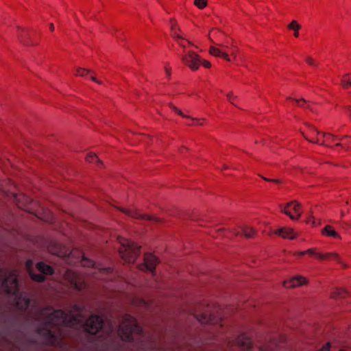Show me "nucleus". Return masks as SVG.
Masks as SVG:
<instances>
[{
  "instance_id": "f257e3e1",
  "label": "nucleus",
  "mask_w": 351,
  "mask_h": 351,
  "mask_svg": "<svg viewBox=\"0 0 351 351\" xmlns=\"http://www.w3.org/2000/svg\"><path fill=\"white\" fill-rule=\"evenodd\" d=\"M44 326L38 329V335L42 343L47 346L60 343L62 335L61 327L73 328L82 326L86 332L95 335L104 330V321L97 315H91L86 321L82 310L78 305L73 306V311L69 313L62 310H53L50 307L44 308L40 313Z\"/></svg>"
},
{
  "instance_id": "f03ea898",
  "label": "nucleus",
  "mask_w": 351,
  "mask_h": 351,
  "mask_svg": "<svg viewBox=\"0 0 351 351\" xmlns=\"http://www.w3.org/2000/svg\"><path fill=\"white\" fill-rule=\"evenodd\" d=\"M117 333L124 341L134 342L143 335L142 328L137 320L131 315L125 314L117 328Z\"/></svg>"
},
{
  "instance_id": "7ed1b4c3",
  "label": "nucleus",
  "mask_w": 351,
  "mask_h": 351,
  "mask_svg": "<svg viewBox=\"0 0 351 351\" xmlns=\"http://www.w3.org/2000/svg\"><path fill=\"white\" fill-rule=\"evenodd\" d=\"M118 241L121 244L119 252L121 258L128 263H134L140 253L141 247L131 240L123 237H119Z\"/></svg>"
},
{
  "instance_id": "20e7f679",
  "label": "nucleus",
  "mask_w": 351,
  "mask_h": 351,
  "mask_svg": "<svg viewBox=\"0 0 351 351\" xmlns=\"http://www.w3.org/2000/svg\"><path fill=\"white\" fill-rule=\"evenodd\" d=\"M0 282L5 291L9 294L16 295L19 292L18 277L14 271L0 269Z\"/></svg>"
},
{
  "instance_id": "39448f33",
  "label": "nucleus",
  "mask_w": 351,
  "mask_h": 351,
  "mask_svg": "<svg viewBox=\"0 0 351 351\" xmlns=\"http://www.w3.org/2000/svg\"><path fill=\"white\" fill-rule=\"evenodd\" d=\"M181 59L185 64L193 71L197 70L200 64H202L206 68H210L211 66L210 62L202 60L200 57L193 51L186 52L185 54L182 56Z\"/></svg>"
},
{
  "instance_id": "423d86ee",
  "label": "nucleus",
  "mask_w": 351,
  "mask_h": 351,
  "mask_svg": "<svg viewBox=\"0 0 351 351\" xmlns=\"http://www.w3.org/2000/svg\"><path fill=\"white\" fill-rule=\"evenodd\" d=\"M36 268L41 274H35L32 270H29L31 278L36 282H42L45 280L44 275H51L53 274V267L46 265L43 262L38 263L36 264Z\"/></svg>"
},
{
  "instance_id": "0eeeda50",
  "label": "nucleus",
  "mask_w": 351,
  "mask_h": 351,
  "mask_svg": "<svg viewBox=\"0 0 351 351\" xmlns=\"http://www.w3.org/2000/svg\"><path fill=\"white\" fill-rule=\"evenodd\" d=\"M226 341L228 347L231 348L235 345L247 351L251 349L250 339L245 334H241L236 339H231L226 337Z\"/></svg>"
},
{
  "instance_id": "6e6552de",
  "label": "nucleus",
  "mask_w": 351,
  "mask_h": 351,
  "mask_svg": "<svg viewBox=\"0 0 351 351\" xmlns=\"http://www.w3.org/2000/svg\"><path fill=\"white\" fill-rule=\"evenodd\" d=\"M300 207V204L296 201H293L287 203L284 208H281V211L288 215L291 219L297 220L301 216Z\"/></svg>"
},
{
  "instance_id": "1a4fd4ad",
  "label": "nucleus",
  "mask_w": 351,
  "mask_h": 351,
  "mask_svg": "<svg viewBox=\"0 0 351 351\" xmlns=\"http://www.w3.org/2000/svg\"><path fill=\"white\" fill-rule=\"evenodd\" d=\"M158 260L156 256L152 254H146L144 257V263L138 266L141 270H148L154 274L156 265Z\"/></svg>"
},
{
  "instance_id": "9d476101",
  "label": "nucleus",
  "mask_w": 351,
  "mask_h": 351,
  "mask_svg": "<svg viewBox=\"0 0 351 351\" xmlns=\"http://www.w3.org/2000/svg\"><path fill=\"white\" fill-rule=\"evenodd\" d=\"M120 210L123 213L126 214L127 215H128L131 217L135 218V219L152 221L156 223L160 221V219H158L156 217L150 216V215H145V214H141L136 210H130V209H126V208H121Z\"/></svg>"
},
{
  "instance_id": "9b49d317",
  "label": "nucleus",
  "mask_w": 351,
  "mask_h": 351,
  "mask_svg": "<svg viewBox=\"0 0 351 351\" xmlns=\"http://www.w3.org/2000/svg\"><path fill=\"white\" fill-rule=\"evenodd\" d=\"M307 283V279L302 276H296L290 280L283 282L284 287L287 288H293L304 285Z\"/></svg>"
},
{
  "instance_id": "f8f14e48",
  "label": "nucleus",
  "mask_w": 351,
  "mask_h": 351,
  "mask_svg": "<svg viewBox=\"0 0 351 351\" xmlns=\"http://www.w3.org/2000/svg\"><path fill=\"white\" fill-rule=\"evenodd\" d=\"M274 234L282 237L284 239H293L297 234L291 228H281L274 231Z\"/></svg>"
},
{
  "instance_id": "ddd939ff",
  "label": "nucleus",
  "mask_w": 351,
  "mask_h": 351,
  "mask_svg": "<svg viewBox=\"0 0 351 351\" xmlns=\"http://www.w3.org/2000/svg\"><path fill=\"white\" fill-rule=\"evenodd\" d=\"M69 278L71 285L76 290L82 291L86 287V282L82 280L76 274L73 273Z\"/></svg>"
},
{
  "instance_id": "4468645a",
  "label": "nucleus",
  "mask_w": 351,
  "mask_h": 351,
  "mask_svg": "<svg viewBox=\"0 0 351 351\" xmlns=\"http://www.w3.org/2000/svg\"><path fill=\"white\" fill-rule=\"evenodd\" d=\"M315 256L320 260L333 259V260L336 261L337 263L341 264L344 268L347 267V265L341 261V259L339 255L337 253H327L325 254H322L319 253V254H315Z\"/></svg>"
},
{
  "instance_id": "2eb2a0df",
  "label": "nucleus",
  "mask_w": 351,
  "mask_h": 351,
  "mask_svg": "<svg viewBox=\"0 0 351 351\" xmlns=\"http://www.w3.org/2000/svg\"><path fill=\"white\" fill-rule=\"evenodd\" d=\"M210 53L211 55L217 57H221L228 61H230L228 55L226 52L222 51L219 48L211 47L210 48Z\"/></svg>"
},
{
  "instance_id": "dca6fc26",
  "label": "nucleus",
  "mask_w": 351,
  "mask_h": 351,
  "mask_svg": "<svg viewBox=\"0 0 351 351\" xmlns=\"http://www.w3.org/2000/svg\"><path fill=\"white\" fill-rule=\"evenodd\" d=\"M16 304L23 311H26L30 304V300L27 296L23 297L21 295Z\"/></svg>"
},
{
  "instance_id": "f3484780",
  "label": "nucleus",
  "mask_w": 351,
  "mask_h": 351,
  "mask_svg": "<svg viewBox=\"0 0 351 351\" xmlns=\"http://www.w3.org/2000/svg\"><path fill=\"white\" fill-rule=\"evenodd\" d=\"M322 232L323 234L328 236V237H334V238H339V239L341 238L339 234L335 230H333L332 228V227L329 225L326 226Z\"/></svg>"
},
{
  "instance_id": "a211bd4d",
  "label": "nucleus",
  "mask_w": 351,
  "mask_h": 351,
  "mask_svg": "<svg viewBox=\"0 0 351 351\" xmlns=\"http://www.w3.org/2000/svg\"><path fill=\"white\" fill-rule=\"evenodd\" d=\"M288 28L290 29L294 30V36L298 37L299 36V29L301 28V26L296 21H292L288 25Z\"/></svg>"
},
{
  "instance_id": "6ab92c4d",
  "label": "nucleus",
  "mask_w": 351,
  "mask_h": 351,
  "mask_svg": "<svg viewBox=\"0 0 351 351\" xmlns=\"http://www.w3.org/2000/svg\"><path fill=\"white\" fill-rule=\"evenodd\" d=\"M322 134L323 135L324 138H325V141L320 143V145H326V146L329 147V145L325 144V142H327L328 143H330L335 141V138H336V136L329 134V133H322Z\"/></svg>"
},
{
  "instance_id": "aec40b11",
  "label": "nucleus",
  "mask_w": 351,
  "mask_h": 351,
  "mask_svg": "<svg viewBox=\"0 0 351 351\" xmlns=\"http://www.w3.org/2000/svg\"><path fill=\"white\" fill-rule=\"evenodd\" d=\"M341 85L344 88L351 86V74L348 73L343 76L341 79Z\"/></svg>"
},
{
  "instance_id": "412c9836",
  "label": "nucleus",
  "mask_w": 351,
  "mask_h": 351,
  "mask_svg": "<svg viewBox=\"0 0 351 351\" xmlns=\"http://www.w3.org/2000/svg\"><path fill=\"white\" fill-rule=\"evenodd\" d=\"M93 73L92 71L87 70V69H83L81 67L77 68L75 71V75L82 76V77L86 76L88 73Z\"/></svg>"
},
{
  "instance_id": "4be33fe9",
  "label": "nucleus",
  "mask_w": 351,
  "mask_h": 351,
  "mask_svg": "<svg viewBox=\"0 0 351 351\" xmlns=\"http://www.w3.org/2000/svg\"><path fill=\"white\" fill-rule=\"evenodd\" d=\"M243 234L246 237H252L254 234V230L250 227L245 226L242 228Z\"/></svg>"
},
{
  "instance_id": "5701e85b",
  "label": "nucleus",
  "mask_w": 351,
  "mask_h": 351,
  "mask_svg": "<svg viewBox=\"0 0 351 351\" xmlns=\"http://www.w3.org/2000/svg\"><path fill=\"white\" fill-rule=\"evenodd\" d=\"M86 160L89 162H98L101 163V161L98 158V157L93 153H90L87 155Z\"/></svg>"
},
{
  "instance_id": "b1692460",
  "label": "nucleus",
  "mask_w": 351,
  "mask_h": 351,
  "mask_svg": "<svg viewBox=\"0 0 351 351\" xmlns=\"http://www.w3.org/2000/svg\"><path fill=\"white\" fill-rule=\"evenodd\" d=\"M198 320L202 324H209L212 322V317L211 316H208L206 314L202 315L199 318Z\"/></svg>"
},
{
  "instance_id": "393cba45",
  "label": "nucleus",
  "mask_w": 351,
  "mask_h": 351,
  "mask_svg": "<svg viewBox=\"0 0 351 351\" xmlns=\"http://www.w3.org/2000/svg\"><path fill=\"white\" fill-rule=\"evenodd\" d=\"M346 293V292L344 289H336L335 291H334L332 293L331 297L333 298H337L339 297H342Z\"/></svg>"
},
{
  "instance_id": "a878e982",
  "label": "nucleus",
  "mask_w": 351,
  "mask_h": 351,
  "mask_svg": "<svg viewBox=\"0 0 351 351\" xmlns=\"http://www.w3.org/2000/svg\"><path fill=\"white\" fill-rule=\"evenodd\" d=\"M194 4L199 9H203L207 5V0H195Z\"/></svg>"
},
{
  "instance_id": "bb28decb",
  "label": "nucleus",
  "mask_w": 351,
  "mask_h": 351,
  "mask_svg": "<svg viewBox=\"0 0 351 351\" xmlns=\"http://www.w3.org/2000/svg\"><path fill=\"white\" fill-rule=\"evenodd\" d=\"M99 273L101 276V278L104 279L106 278V277H104V276L108 275L112 273V269L110 267L102 268L100 269Z\"/></svg>"
},
{
  "instance_id": "cd10ccee",
  "label": "nucleus",
  "mask_w": 351,
  "mask_h": 351,
  "mask_svg": "<svg viewBox=\"0 0 351 351\" xmlns=\"http://www.w3.org/2000/svg\"><path fill=\"white\" fill-rule=\"evenodd\" d=\"M171 109L176 112L178 114L182 116V117H184V118H190L189 116H187L186 114H184L180 109H178L177 107L173 106L172 104H171Z\"/></svg>"
},
{
  "instance_id": "c85d7f7f",
  "label": "nucleus",
  "mask_w": 351,
  "mask_h": 351,
  "mask_svg": "<svg viewBox=\"0 0 351 351\" xmlns=\"http://www.w3.org/2000/svg\"><path fill=\"white\" fill-rule=\"evenodd\" d=\"M82 264L86 267H93L95 265L94 262L92 260L83 258Z\"/></svg>"
},
{
  "instance_id": "c756f323",
  "label": "nucleus",
  "mask_w": 351,
  "mask_h": 351,
  "mask_svg": "<svg viewBox=\"0 0 351 351\" xmlns=\"http://www.w3.org/2000/svg\"><path fill=\"white\" fill-rule=\"evenodd\" d=\"M261 178L267 181V182H274V183H276V184H280L282 183V181L279 179H270V178H266V177H264V176H261Z\"/></svg>"
},
{
  "instance_id": "7c9ffc66",
  "label": "nucleus",
  "mask_w": 351,
  "mask_h": 351,
  "mask_svg": "<svg viewBox=\"0 0 351 351\" xmlns=\"http://www.w3.org/2000/svg\"><path fill=\"white\" fill-rule=\"evenodd\" d=\"M26 35H21L19 36V39L21 42H22L24 45H31V43L25 40Z\"/></svg>"
},
{
  "instance_id": "2f4dec72",
  "label": "nucleus",
  "mask_w": 351,
  "mask_h": 351,
  "mask_svg": "<svg viewBox=\"0 0 351 351\" xmlns=\"http://www.w3.org/2000/svg\"><path fill=\"white\" fill-rule=\"evenodd\" d=\"M306 61L308 64L312 65L313 66H317V64L315 63V60L312 58H311V57L306 58Z\"/></svg>"
},
{
  "instance_id": "473e14b6",
  "label": "nucleus",
  "mask_w": 351,
  "mask_h": 351,
  "mask_svg": "<svg viewBox=\"0 0 351 351\" xmlns=\"http://www.w3.org/2000/svg\"><path fill=\"white\" fill-rule=\"evenodd\" d=\"M227 97L228 99V100L230 101V102H231V104H232L233 105L235 106V104L233 103V101H232V99L233 98H235L236 97H234L233 95H232V93H230L227 95Z\"/></svg>"
},
{
  "instance_id": "72a5a7b5",
  "label": "nucleus",
  "mask_w": 351,
  "mask_h": 351,
  "mask_svg": "<svg viewBox=\"0 0 351 351\" xmlns=\"http://www.w3.org/2000/svg\"><path fill=\"white\" fill-rule=\"evenodd\" d=\"M306 254L315 256V254H317V253L315 252L313 249H308V250H306Z\"/></svg>"
},
{
  "instance_id": "f704fd0d",
  "label": "nucleus",
  "mask_w": 351,
  "mask_h": 351,
  "mask_svg": "<svg viewBox=\"0 0 351 351\" xmlns=\"http://www.w3.org/2000/svg\"><path fill=\"white\" fill-rule=\"evenodd\" d=\"M304 137H305V138H306L308 141H309V142H311V143L319 144V140H318V139H316V140H314V139H309L308 137H306V136H304Z\"/></svg>"
},
{
  "instance_id": "c9c22d12",
  "label": "nucleus",
  "mask_w": 351,
  "mask_h": 351,
  "mask_svg": "<svg viewBox=\"0 0 351 351\" xmlns=\"http://www.w3.org/2000/svg\"><path fill=\"white\" fill-rule=\"evenodd\" d=\"M171 32H173V31H176V23L171 21Z\"/></svg>"
},
{
  "instance_id": "e433bc0d",
  "label": "nucleus",
  "mask_w": 351,
  "mask_h": 351,
  "mask_svg": "<svg viewBox=\"0 0 351 351\" xmlns=\"http://www.w3.org/2000/svg\"><path fill=\"white\" fill-rule=\"evenodd\" d=\"M308 126L309 127V128L311 130V131H312L313 133H315V134H320V132H319L318 130H317L315 128H314L313 126H311V125H308Z\"/></svg>"
},
{
  "instance_id": "4c0bfd02",
  "label": "nucleus",
  "mask_w": 351,
  "mask_h": 351,
  "mask_svg": "<svg viewBox=\"0 0 351 351\" xmlns=\"http://www.w3.org/2000/svg\"><path fill=\"white\" fill-rule=\"evenodd\" d=\"M189 119H191V117ZM191 119L193 120V121L195 122L196 125H203V123L202 122H200V121L197 119L191 118Z\"/></svg>"
},
{
  "instance_id": "58836bf2",
  "label": "nucleus",
  "mask_w": 351,
  "mask_h": 351,
  "mask_svg": "<svg viewBox=\"0 0 351 351\" xmlns=\"http://www.w3.org/2000/svg\"><path fill=\"white\" fill-rule=\"evenodd\" d=\"M301 101H303L304 103L306 102V101L304 99H303V98H302L301 99H295V101H296V102H297V103H298L300 106H302V107H304V105H303V104H300Z\"/></svg>"
},
{
  "instance_id": "ea45409f",
  "label": "nucleus",
  "mask_w": 351,
  "mask_h": 351,
  "mask_svg": "<svg viewBox=\"0 0 351 351\" xmlns=\"http://www.w3.org/2000/svg\"><path fill=\"white\" fill-rule=\"evenodd\" d=\"M114 332V327L110 324L109 326V328L108 329L107 333L108 335Z\"/></svg>"
},
{
  "instance_id": "a19ab883",
  "label": "nucleus",
  "mask_w": 351,
  "mask_h": 351,
  "mask_svg": "<svg viewBox=\"0 0 351 351\" xmlns=\"http://www.w3.org/2000/svg\"><path fill=\"white\" fill-rule=\"evenodd\" d=\"M172 34H173V36L175 38H180V39H182V37H181L180 36H179V35L178 34V33L176 32V31L172 32Z\"/></svg>"
},
{
  "instance_id": "79ce46f5",
  "label": "nucleus",
  "mask_w": 351,
  "mask_h": 351,
  "mask_svg": "<svg viewBox=\"0 0 351 351\" xmlns=\"http://www.w3.org/2000/svg\"><path fill=\"white\" fill-rule=\"evenodd\" d=\"M90 79H91V80H93V82H96L97 84H101V82L98 80H97L96 77H94V76H90Z\"/></svg>"
},
{
  "instance_id": "37998d69",
  "label": "nucleus",
  "mask_w": 351,
  "mask_h": 351,
  "mask_svg": "<svg viewBox=\"0 0 351 351\" xmlns=\"http://www.w3.org/2000/svg\"><path fill=\"white\" fill-rule=\"evenodd\" d=\"M305 254H306V251H300V252H298L295 254V256H303Z\"/></svg>"
},
{
  "instance_id": "c03bdc74",
  "label": "nucleus",
  "mask_w": 351,
  "mask_h": 351,
  "mask_svg": "<svg viewBox=\"0 0 351 351\" xmlns=\"http://www.w3.org/2000/svg\"><path fill=\"white\" fill-rule=\"evenodd\" d=\"M348 137V136H344L342 137L336 136V138H335V141H341L343 138Z\"/></svg>"
},
{
  "instance_id": "a18cd8bd",
  "label": "nucleus",
  "mask_w": 351,
  "mask_h": 351,
  "mask_svg": "<svg viewBox=\"0 0 351 351\" xmlns=\"http://www.w3.org/2000/svg\"><path fill=\"white\" fill-rule=\"evenodd\" d=\"M346 112H347L348 114H350V116H351V107H350V106H349V107H348V108H346Z\"/></svg>"
},
{
  "instance_id": "49530a36",
  "label": "nucleus",
  "mask_w": 351,
  "mask_h": 351,
  "mask_svg": "<svg viewBox=\"0 0 351 351\" xmlns=\"http://www.w3.org/2000/svg\"><path fill=\"white\" fill-rule=\"evenodd\" d=\"M49 27H50V29H51V31H53V30H54V29H55L54 25H53V23H51V24H50Z\"/></svg>"
},
{
  "instance_id": "de8ad7c7",
  "label": "nucleus",
  "mask_w": 351,
  "mask_h": 351,
  "mask_svg": "<svg viewBox=\"0 0 351 351\" xmlns=\"http://www.w3.org/2000/svg\"><path fill=\"white\" fill-rule=\"evenodd\" d=\"M32 261H29L27 263V267H30L32 265Z\"/></svg>"
},
{
  "instance_id": "09e8293b",
  "label": "nucleus",
  "mask_w": 351,
  "mask_h": 351,
  "mask_svg": "<svg viewBox=\"0 0 351 351\" xmlns=\"http://www.w3.org/2000/svg\"><path fill=\"white\" fill-rule=\"evenodd\" d=\"M166 73L167 75H170V71L168 69H166Z\"/></svg>"
},
{
  "instance_id": "8fccbe9b",
  "label": "nucleus",
  "mask_w": 351,
  "mask_h": 351,
  "mask_svg": "<svg viewBox=\"0 0 351 351\" xmlns=\"http://www.w3.org/2000/svg\"><path fill=\"white\" fill-rule=\"evenodd\" d=\"M335 146H337V147H342V145H341V143H337V144L335 145Z\"/></svg>"
},
{
  "instance_id": "3c124183",
  "label": "nucleus",
  "mask_w": 351,
  "mask_h": 351,
  "mask_svg": "<svg viewBox=\"0 0 351 351\" xmlns=\"http://www.w3.org/2000/svg\"><path fill=\"white\" fill-rule=\"evenodd\" d=\"M345 216V213L343 211L341 212V217H343Z\"/></svg>"
},
{
  "instance_id": "603ef678",
  "label": "nucleus",
  "mask_w": 351,
  "mask_h": 351,
  "mask_svg": "<svg viewBox=\"0 0 351 351\" xmlns=\"http://www.w3.org/2000/svg\"><path fill=\"white\" fill-rule=\"evenodd\" d=\"M180 46H182L183 48H185V45H184L183 43H180Z\"/></svg>"
},
{
  "instance_id": "864d4df0",
  "label": "nucleus",
  "mask_w": 351,
  "mask_h": 351,
  "mask_svg": "<svg viewBox=\"0 0 351 351\" xmlns=\"http://www.w3.org/2000/svg\"><path fill=\"white\" fill-rule=\"evenodd\" d=\"M194 124H195V122H194V121H193V122H192V123H191H191H187V125H194Z\"/></svg>"
},
{
  "instance_id": "5fc2aeb1",
  "label": "nucleus",
  "mask_w": 351,
  "mask_h": 351,
  "mask_svg": "<svg viewBox=\"0 0 351 351\" xmlns=\"http://www.w3.org/2000/svg\"><path fill=\"white\" fill-rule=\"evenodd\" d=\"M307 108H309L310 110H312V108H310L309 106H306Z\"/></svg>"
},
{
  "instance_id": "6e6d98bb",
  "label": "nucleus",
  "mask_w": 351,
  "mask_h": 351,
  "mask_svg": "<svg viewBox=\"0 0 351 351\" xmlns=\"http://www.w3.org/2000/svg\"><path fill=\"white\" fill-rule=\"evenodd\" d=\"M307 108H309L310 110H312V108H310L309 106H306Z\"/></svg>"
},
{
  "instance_id": "4d7b16f0",
  "label": "nucleus",
  "mask_w": 351,
  "mask_h": 351,
  "mask_svg": "<svg viewBox=\"0 0 351 351\" xmlns=\"http://www.w3.org/2000/svg\"><path fill=\"white\" fill-rule=\"evenodd\" d=\"M307 108H309L310 110H312V108H310L309 106H306Z\"/></svg>"
}]
</instances>
